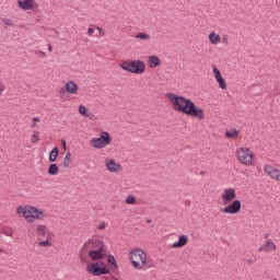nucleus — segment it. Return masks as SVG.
<instances>
[{"mask_svg":"<svg viewBox=\"0 0 280 280\" xmlns=\"http://www.w3.org/2000/svg\"><path fill=\"white\" fill-rule=\"evenodd\" d=\"M48 233H51V231H49L48 229H47V226H45V225H38L37 226V235H38V237H40V240H43V237H48Z\"/></svg>","mask_w":280,"mask_h":280,"instance_id":"18","label":"nucleus"},{"mask_svg":"<svg viewBox=\"0 0 280 280\" xmlns=\"http://www.w3.org/2000/svg\"><path fill=\"white\" fill-rule=\"evenodd\" d=\"M126 202H127V205H135L137 202V198H135V196H132V195H129L126 198Z\"/></svg>","mask_w":280,"mask_h":280,"instance_id":"31","label":"nucleus"},{"mask_svg":"<svg viewBox=\"0 0 280 280\" xmlns=\"http://www.w3.org/2000/svg\"><path fill=\"white\" fill-rule=\"evenodd\" d=\"M264 172L267 173V175L270 176V178H272V180H277L278 183H280L279 168H277L270 164H265Z\"/></svg>","mask_w":280,"mask_h":280,"instance_id":"10","label":"nucleus"},{"mask_svg":"<svg viewBox=\"0 0 280 280\" xmlns=\"http://www.w3.org/2000/svg\"><path fill=\"white\" fill-rule=\"evenodd\" d=\"M66 91L72 95H75V93H78V85L73 81H69L66 84Z\"/></svg>","mask_w":280,"mask_h":280,"instance_id":"20","label":"nucleus"},{"mask_svg":"<svg viewBox=\"0 0 280 280\" xmlns=\"http://www.w3.org/2000/svg\"><path fill=\"white\" fill-rule=\"evenodd\" d=\"M33 121H40V118L34 117V118H33Z\"/></svg>","mask_w":280,"mask_h":280,"instance_id":"41","label":"nucleus"},{"mask_svg":"<svg viewBox=\"0 0 280 280\" xmlns=\"http://www.w3.org/2000/svg\"><path fill=\"white\" fill-rule=\"evenodd\" d=\"M262 253H273L277 250V245L271 240L265 241V243L258 248Z\"/></svg>","mask_w":280,"mask_h":280,"instance_id":"14","label":"nucleus"},{"mask_svg":"<svg viewBox=\"0 0 280 280\" xmlns=\"http://www.w3.org/2000/svg\"><path fill=\"white\" fill-rule=\"evenodd\" d=\"M130 261L136 270H143L148 264V254L143 249H133L130 252Z\"/></svg>","mask_w":280,"mask_h":280,"instance_id":"2","label":"nucleus"},{"mask_svg":"<svg viewBox=\"0 0 280 280\" xmlns=\"http://www.w3.org/2000/svg\"><path fill=\"white\" fill-rule=\"evenodd\" d=\"M48 174L50 176H56V174H58V164H50L48 168Z\"/></svg>","mask_w":280,"mask_h":280,"instance_id":"28","label":"nucleus"},{"mask_svg":"<svg viewBox=\"0 0 280 280\" xmlns=\"http://www.w3.org/2000/svg\"><path fill=\"white\" fill-rule=\"evenodd\" d=\"M136 38L138 40H150V35H148L145 33H139L136 35Z\"/></svg>","mask_w":280,"mask_h":280,"instance_id":"29","label":"nucleus"},{"mask_svg":"<svg viewBox=\"0 0 280 280\" xmlns=\"http://www.w3.org/2000/svg\"><path fill=\"white\" fill-rule=\"evenodd\" d=\"M86 272L93 277H102V275H108L110 270L106 267H100L97 262H93L86 267Z\"/></svg>","mask_w":280,"mask_h":280,"instance_id":"6","label":"nucleus"},{"mask_svg":"<svg viewBox=\"0 0 280 280\" xmlns=\"http://www.w3.org/2000/svg\"><path fill=\"white\" fill-rule=\"evenodd\" d=\"M120 69H124V71H129L130 73V61H124L119 65Z\"/></svg>","mask_w":280,"mask_h":280,"instance_id":"30","label":"nucleus"},{"mask_svg":"<svg viewBox=\"0 0 280 280\" xmlns=\"http://www.w3.org/2000/svg\"><path fill=\"white\" fill-rule=\"evenodd\" d=\"M39 135L40 133L38 131H34V133L31 138L32 143H38Z\"/></svg>","mask_w":280,"mask_h":280,"instance_id":"32","label":"nucleus"},{"mask_svg":"<svg viewBox=\"0 0 280 280\" xmlns=\"http://www.w3.org/2000/svg\"><path fill=\"white\" fill-rule=\"evenodd\" d=\"M147 222H149V223H150V222H152V220L148 219V220H147Z\"/></svg>","mask_w":280,"mask_h":280,"instance_id":"43","label":"nucleus"},{"mask_svg":"<svg viewBox=\"0 0 280 280\" xmlns=\"http://www.w3.org/2000/svg\"><path fill=\"white\" fill-rule=\"evenodd\" d=\"M187 235H180L178 237V241L173 243L172 248H183V246L187 245Z\"/></svg>","mask_w":280,"mask_h":280,"instance_id":"17","label":"nucleus"},{"mask_svg":"<svg viewBox=\"0 0 280 280\" xmlns=\"http://www.w3.org/2000/svg\"><path fill=\"white\" fill-rule=\"evenodd\" d=\"M265 237L268 238V234H265Z\"/></svg>","mask_w":280,"mask_h":280,"instance_id":"44","label":"nucleus"},{"mask_svg":"<svg viewBox=\"0 0 280 280\" xmlns=\"http://www.w3.org/2000/svg\"><path fill=\"white\" fill-rule=\"evenodd\" d=\"M79 113L83 117H91V112H89V109L84 105L79 106Z\"/></svg>","mask_w":280,"mask_h":280,"instance_id":"26","label":"nucleus"},{"mask_svg":"<svg viewBox=\"0 0 280 280\" xmlns=\"http://www.w3.org/2000/svg\"><path fill=\"white\" fill-rule=\"evenodd\" d=\"M89 257L90 259H92V261H100L101 259H104V257H106V250L102 247H100V249H92L89 253Z\"/></svg>","mask_w":280,"mask_h":280,"instance_id":"12","label":"nucleus"},{"mask_svg":"<svg viewBox=\"0 0 280 280\" xmlns=\"http://www.w3.org/2000/svg\"><path fill=\"white\" fill-rule=\"evenodd\" d=\"M166 97L177 113H184V115L196 117L197 119H205V110L196 106L194 101L185 98V96H178L174 93H167Z\"/></svg>","mask_w":280,"mask_h":280,"instance_id":"1","label":"nucleus"},{"mask_svg":"<svg viewBox=\"0 0 280 280\" xmlns=\"http://www.w3.org/2000/svg\"><path fill=\"white\" fill-rule=\"evenodd\" d=\"M98 229H101V230L106 229V223L103 222V223L98 226Z\"/></svg>","mask_w":280,"mask_h":280,"instance_id":"38","label":"nucleus"},{"mask_svg":"<svg viewBox=\"0 0 280 280\" xmlns=\"http://www.w3.org/2000/svg\"><path fill=\"white\" fill-rule=\"evenodd\" d=\"M237 198V194L235 192V188H225L223 194L221 195V200L223 205H230L233 200Z\"/></svg>","mask_w":280,"mask_h":280,"instance_id":"9","label":"nucleus"},{"mask_svg":"<svg viewBox=\"0 0 280 280\" xmlns=\"http://www.w3.org/2000/svg\"><path fill=\"white\" fill-rule=\"evenodd\" d=\"M5 91V84H3L1 81H0V95H3Z\"/></svg>","mask_w":280,"mask_h":280,"instance_id":"35","label":"nucleus"},{"mask_svg":"<svg viewBox=\"0 0 280 280\" xmlns=\"http://www.w3.org/2000/svg\"><path fill=\"white\" fill-rule=\"evenodd\" d=\"M100 248H104V241L100 238H90L88 242H85L81 248L83 253H86V250H100Z\"/></svg>","mask_w":280,"mask_h":280,"instance_id":"7","label":"nucleus"},{"mask_svg":"<svg viewBox=\"0 0 280 280\" xmlns=\"http://www.w3.org/2000/svg\"><path fill=\"white\" fill-rule=\"evenodd\" d=\"M130 73L141 74L145 71V63L142 60L130 61Z\"/></svg>","mask_w":280,"mask_h":280,"instance_id":"11","label":"nucleus"},{"mask_svg":"<svg viewBox=\"0 0 280 280\" xmlns=\"http://www.w3.org/2000/svg\"><path fill=\"white\" fill-rule=\"evenodd\" d=\"M107 262L112 270H115L117 268V260L115 259V256L109 255L107 257Z\"/></svg>","mask_w":280,"mask_h":280,"instance_id":"25","label":"nucleus"},{"mask_svg":"<svg viewBox=\"0 0 280 280\" xmlns=\"http://www.w3.org/2000/svg\"><path fill=\"white\" fill-rule=\"evenodd\" d=\"M105 165L108 172L117 174V172H121V164L115 162V160L106 159Z\"/></svg>","mask_w":280,"mask_h":280,"instance_id":"13","label":"nucleus"},{"mask_svg":"<svg viewBox=\"0 0 280 280\" xmlns=\"http://www.w3.org/2000/svg\"><path fill=\"white\" fill-rule=\"evenodd\" d=\"M19 215H23V218H36L40 220L43 218V210H38L33 206H20L18 208Z\"/></svg>","mask_w":280,"mask_h":280,"instance_id":"3","label":"nucleus"},{"mask_svg":"<svg viewBox=\"0 0 280 280\" xmlns=\"http://www.w3.org/2000/svg\"><path fill=\"white\" fill-rule=\"evenodd\" d=\"M238 135L240 130L235 128L225 131V137H228V139H237Z\"/></svg>","mask_w":280,"mask_h":280,"instance_id":"21","label":"nucleus"},{"mask_svg":"<svg viewBox=\"0 0 280 280\" xmlns=\"http://www.w3.org/2000/svg\"><path fill=\"white\" fill-rule=\"evenodd\" d=\"M2 23L3 25H8L9 27H12L14 25V22L10 19H3Z\"/></svg>","mask_w":280,"mask_h":280,"instance_id":"33","label":"nucleus"},{"mask_svg":"<svg viewBox=\"0 0 280 280\" xmlns=\"http://www.w3.org/2000/svg\"><path fill=\"white\" fill-rule=\"evenodd\" d=\"M110 133L108 131H102L100 138H93L91 140L92 148H95V150H102L106 148V145H110Z\"/></svg>","mask_w":280,"mask_h":280,"instance_id":"5","label":"nucleus"},{"mask_svg":"<svg viewBox=\"0 0 280 280\" xmlns=\"http://www.w3.org/2000/svg\"><path fill=\"white\" fill-rule=\"evenodd\" d=\"M213 73H214V78L220 86V89L224 90L226 89V81L224 80V78H222V73L220 72V70L218 68H213Z\"/></svg>","mask_w":280,"mask_h":280,"instance_id":"16","label":"nucleus"},{"mask_svg":"<svg viewBox=\"0 0 280 280\" xmlns=\"http://www.w3.org/2000/svg\"><path fill=\"white\" fill-rule=\"evenodd\" d=\"M149 67L155 69V67H161V59L156 56H149Z\"/></svg>","mask_w":280,"mask_h":280,"instance_id":"19","label":"nucleus"},{"mask_svg":"<svg viewBox=\"0 0 280 280\" xmlns=\"http://www.w3.org/2000/svg\"><path fill=\"white\" fill-rule=\"evenodd\" d=\"M93 32H95V30H93V28L90 27V28L88 30L89 36H91V34H93Z\"/></svg>","mask_w":280,"mask_h":280,"instance_id":"37","label":"nucleus"},{"mask_svg":"<svg viewBox=\"0 0 280 280\" xmlns=\"http://www.w3.org/2000/svg\"><path fill=\"white\" fill-rule=\"evenodd\" d=\"M209 40L211 45H218V43H220V35L215 34V32H212L209 34Z\"/></svg>","mask_w":280,"mask_h":280,"instance_id":"24","label":"nucleus"},{"mask_svg":"<svg viewBox=\"0 0 280 280\" xmlns=\"http://www.w3.org/2000/svg\"><path fill=\"white\" fill-rule=\"evenodd\" d=\"M240 211H242V201L240 199L233 200V202L223 208V213H230L231 215H235Z\"/></svg>","mask_w":280,"mask_h":280,"instance_id":"8","label":"nucleus"},{"mask_svg":"<svg viewBox=\"0 0 280 280\" xmlns=\"http://www.w3.org/2000/svg\"><path fill=\"white\" fill-rule=\"evenodd\" d=\"M60 152V149L58 147H55L50 152H49V161L51 163H55L58 159V153Z\"/></svg>","mask_w":280,"mask_h":280,"instance_id":"22","label":"nucleus"},{"mask_svg":"<svg viewBox=\"0 0 280 280\" xmlns=\"http://www.w3.org/2000/svg\"><path fill=\"white\" fill-rule=\"evenodd\" d=\"M71 165V152H68L62 161V167L67 168Z\"/></svg>","mask_w":280,"mask_h":280,"instance_id":"27","label":"nucleus"},{"mask_svg":"<svg viewBox=\"0 0 280 280\" xmlns=\"http://www.w3.org/2000/svg\"><path fill=\"white\" fill-rule=\"evenodd\" d=\"M48 51H51V45L48 44Z\"/></svg>","mask_w":280,"mask_h":280,"instance_id":"42","label":"nucleus"},{"mask_svg":"<svg viewBox=\"0 0 280 280\" xmlns=\"http://www.w3.org/2000/svg\"><path fill=\"white\" fill-rule=\"evenodd\" d=\"M36 0H18V5L21 10L27 11L34 9Z\"/></svg>","mask_w":280,"mask_h":280,"instance_id":"15","label":"nucleus"},{"mask_svg":"<svg viewBox=\"0 0 280 280\" xmlns=\"http://www.w3.org/2000/svg\"><path fill=\"white\" fill-rule=\"evenodd\" d=\"M245 261H246L247 264H255V261H257V257L252 256L250 258H245Z\"/></svg>","mask_w":280,"mask_h":280,"instance_id":"34","label":"nucleus"},{"mask_svg":"<svg viewBox=\"0 0 280 280\" xmlns=\"http://www.w3.org/2000/svg\"><path fill=\"white\" fill-rule=\"evenodd\" d=\"M222 40L224 45H229V35H223Z\"/></svg>","mask_w":280,"mask_h":280,"instance_id":"36","label":"nucleus"},{"mask_svg":"<svg viewBox=\"0 0 280 280\" xmlns=\"http://www.w3.org/2000/svg\"><path fill=\"white\" fill-rule=\"evenodd\" d=\"M97 30H98L100 36H104V31H102L101 27H97Z\"/></svg>","mask_w":280,"mask_h":280,"instance_id":"39","label":"nucleus"},{"mask_svg":"<svg viewBox=\"0 0 280 280\" xmlns=\"http://www.w3.org/2000/svg\"><path fill=\"white\" fill-rule=\"evenodd\" d=\"M236 158L238 163H242L243 165H253V151H250V149L246 147H241L240 149H237Z\"/></svg>","mask_w":280,"mask_h":280,"instance_id":"4","label":"nucleus"},{"mask_svg":"<svg viewBox=\"0 0 280 280\" xmlns=\"http://www.w3.org/2000/svg\"><path fill=\"white\" fill-rule=\"evenodd\" d=\"M61 143H62L63 148H66V147H67V141L61 140Z\"/></svg>","mask_w":280,"mask_h":280,"instance_id":"40","label":"nucleus"},{"mask_svg":"<svg viewBox=\"0 0 280 280\" xmlns=\"http://www.w3.org/2000/svg\"><path fill=\"white\" fill-rule=\"evenodd\" d=\"M54 237V233H48V236L45 241L39 242V246H44L47 248L48 246H51V238Z\"/></svg>","mask_w":280,"mask_h":280,"instance_id":"23","label":"nucleus"}]
</instances>
